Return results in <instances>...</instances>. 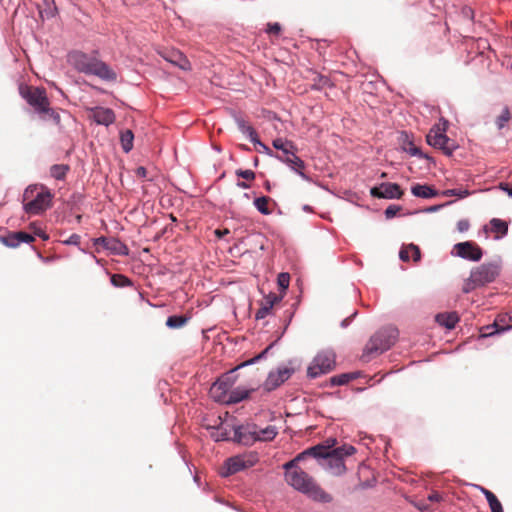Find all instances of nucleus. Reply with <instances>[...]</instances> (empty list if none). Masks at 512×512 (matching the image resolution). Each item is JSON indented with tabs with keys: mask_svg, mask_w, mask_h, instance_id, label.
<instances>
[{
	"mask_svg": "<svg viewBox=\"0 0 512 512\" xmlns=\"http://www.w3.org/2000/svg\"><path fill=\"white\" fill-rule=\"evenodd\" d=\"M411 193L418 198L429 199L436 197L439 193L432 186L427 184H415L411 187Z\"/></svg>",
	"mask_w": 512,
	"mask_h": 512,
	"instance_id": "21",
	"label": "nucleus"
},
{
	"mask_svg": "<svg viewBox=\"0 0 512 512\" xmlns=\"http://www.w3.org/2000/svg\"><path fill=\"white\" fill-rule=\"evenodd\" d=\"M443 196L450 197V196H456L459 199L466 198L471 195V192L468 189H462V188H453V189H446L441 192Z\"/></svg>",
	"mask_w": 512,
	"mask_h": 512,
	"instance_id": "39",
	"label": "nucleus"
},
{
	"mask_svg": "<svg viewBox=\"0 0 512 512\" xmlns=\"http://www.w3.org/2000/svg\"><path fill=\"white\" fill-rule=\"evenodd\" d=\"M460 16L464 20H467L469 22H473L474 21V16H475L474 15V10L472 9V7H470L468 5H464L460 9Z\"/></svg>",
	"mask_w": 512,
	"mask_h": 512,
	"instance_id": "44",
	"label": "nucleus"
},
{
	"mask_svg": "<svg viewBox=\"0 0 512 512\" xmlns=\"http://www.w3.org/2000/svg\"><path fill=\"white\" fill-rule=\"evenodd\" d=\"M398 335V329L393 326H387L378 330L367 342L361 360L369 362L374 355L382 354L389 350L396 342Z\"/></svg>",
	"mask_w": 512,
	"mask_h": 512,
	"instance_id": "3",
	"label": "nucleus"
},
{
	"mask_svg": "<svg viewBox=\"0 0 512 512\" xmlns=\"http://www.w3.org/2000/svg\"><path fill=\"white\" fill-rule=\"evenodd\" d=\"M297 464L298 461L296 460V458H293L292 460L286 462L283 465V468L286 470V472H292L295 469H300Z\"/></svg>",
	"mask_w": 512,
	"mask_h": 512,
	"instance_id": "58",
	"label": "nucleus"
},
{
	"mask_svg": "<svg viewBox=\"0 0 512 512\" xmlns=\"http://www.w3.org/2000/svg\"><path fill=\"white\" fill-rule=\"evenodd\" d=\"M45 9L40 10L41 17L53 18L57 13V7L55 6L54 0H43Z\"/></svg>",
	"mask_w": 512,
	"mask_h": 512,
	"instance_id": "38",
	"label": "nucleus"
},
{
	"mask_svg": "<svg viewBox=\"0 0 512 512\" xmlns=\"http://www.w3.org/2000/svg\"><path fill=\"white\" fill-rule=\"evenodd\" d=\"M254 465L253 460H246L244 456L236 455L228 458L225 461V470L221 473L222 476L227 477L229 475L238 473L246 468H249Z\"/></svg>",
	"mask_w": 512,
	"mask_h": 512,
	"instance_id": "15",
	"label": "nucleus"
},
{
	"mask_svg": "<svg viewBox=\"0 0 512 512\" xmlns=\"http://www.w3.org/2000/svg\"><path fill=\"white\" fill-rule=\"evenodd\" d=\"M236 368L222 374L211 386L210 393L216 401H222L237 381Z\"/></svg>",
	"mask_w": 512,
	"mask_h": 512,
	"instance_id": "9",
	"label": "nucleus"
},
{
	"mask_svg": "<svg viewBox=\"0 0 512 512\" xmlns=\"http://www.w3.org/2000/svg\"><path fill=\"white\" fill-rule=\"evenodd\" d=\"M277 428L269 425L263 429L257 430V441H271L277 435Z\"/></svg>",
	"mask_w": 512,
	"mask_h": 512,
	"instance_id": "31",
	"label": "nucleus"
},
{
	"mask_svg": "<svg viewBox=\"0 0 512 512\" xmlns=\"http://www.w3.org/2000/svg\"><path fill=\"white\" fill-rule=\"evenodd\" d=\"M295 373V369L284 365H279L275 370H271L262 384L264 391L272 392L279 388Z\"/></svg>",
	"mask_w": 512,
	"mask_h": 512,
	"instance_id": "8",
	"label": "nucleus"
},
{
	"mask_svg": "<svg viewBox=\"0 0 512 512\" xmlns=\"http://www.w3.org/2000/svg\"><path fill=\"white\" fill-rule=\"evenodd\" d=\"M413 505L421 512H431L430 505L426 501L414 502Z\"/></svg>",
	"mask_w": 512,
	"mask_h": 512,
	"instance_id": "59",
	"label": "nucleus"
},
{
	"mask_svg": "<svg viewBox=\"0 0 512 512\" xmlns=\"http://www.w3.org/2000/svg\"><path fill=\"white\" fill-rule=\"evenodd\" d=\"M452 203H453V201H449V202H447L445 204H437V205L429 206V207L423 209L422 212H424V213H434V212L439 211L444 206L450 205Z\"/></svg>",
	"mask_w": 512,
	"mask_h": 512,
	"instance_id": "56",
	"label": "nucleus"
},
{
	"mask_svg": "<svg viewBox=\"0 0 512 512\" xmlns=\"http://www.w3.org/2000/svg\"><path fill=\"white\" fill-rule=\"evenodd\" d=\"M52 198L51 191L42 187L32 200L23 204V209L29 215H40L52 206Z\"/></svg>",
	"mask_w": 512,
	"mask_h": 512,
	"instance_id": "7",
	"label": "nucleus"
},
{
	"mask_svg": "<svg viewBox=\"0 0 512 512\" xmlns=\"http://www.w3.org/2000/svg\"><path fill=\"white\" fill-rule=\"evenodd\" d=\"M399 258L403 262H407L411 258V249H408V245L402 246L399 251Z\"/></svg>",
	"mask_w": 512,
	"mask_h": 512,
	"instance_id": "53",
	"label": "nucleus"
},
{
	"mask_svg": "<svg viewBox=\"0 0 512 512\" xmlns=\"http://www.w3.org/2000/svg\"><path fill=\"white\" fill-rule=\"evenodd\" d=\"M477 287H481V286L478 285L477 282L473 281L472 273L470 272V276L465 281L462 290H463L464 293L468 294V293H470L471 291H473Z\"/></svg>",
	"mask_w": 512,
	"mask_h": 512,
	"instance_id": "47",
	"label": "nucleus"
},
{
	"mask_svg": "<svg viewBox=\"0 0 512 512\" xmlns=\"http://www.w3.org/2000/svg\"><path fill=\"white\" fill-rule=\"evenodd\" d=\"M329 446H324V444H317L310 448L306 449V454L310 457L315 458L316 460H325L327 456H330Z\"/></svg>",
	"mask_w": 512,
	"mask_h": 512,
	"instance_id": "26",
	"label": "nucleus"
},
{
	"mask_svg": "<svg viewBox=\"0 0 512 512\" xmlns=\"http://www.w3.org/2000/svg\"><path fill=\"white\" fill-rule=\"evenodd\" d=\"M236 175L245 180H253L255 178V173L252 170H236Z\"/></svg>",
	"mask_w": 512,
	"mask_h": 512,
	"instance_id": "51",
	"label": "nucleus"
},
{
	"mask_svg": "<svg viewBox=\"0 0 512 512\" xmlns=\"http://www.w3.org/2000/svg\"><path fill=\"white\" fill-rule=\"evenodd\" d=\"M470 227V223L467 219H461L457 222V229L459 232H466Z\"/></svg>",
	"mask_w": 512,
	"mask_h": 512,
	"instance_id": "60",
	"label": "nucleus"
},
{
	"mask_svg": "<svg viewBox=\"0 0 512 512\" xmlns=\"http://www.w3.org/2000/svg\"><path fill=\"white\" fill-rule=\"evenodd\" d=\"M427 499L431 502H440L442 500V496L437 491H434L428 495Z\"/></svg>",
	"mask_w": 512,
	"mask_h": 512,
	"instance_id": "63",
	"label": "nucleus"
},
{
	"mask_svg": "<svg viewBox=\"0 0 512 512\" xmlns=\"http://www.w3.org/2000/svg\"><path fill=\"white\" fill-rule=\"evenodd\" d=\"M440 121H442L443 126L440 127V124H435L428 132L426 141L430 146L442 150L447 156H451L458 146L446 135L447 120L441 118Z\"/></svg>",
	"mask_w": 512,
	"mask_h": 512,
	"instance_id": "5",
	"label": "nucleus"
},
{
	"mask_svg": "<svg viewBox=\"0 0 512 512\" xmlns=\"http://www.w3.org/2000/svg\"><path fill=\"white\" fill-rule=\"evenodd\" d=\"M254 145H257L259 147V152L264 153L270 157H273L276 159V156H280L279 154L274 153L267 145H265L261 140L258 138L257 142H252Z\"/></svg>",
	"mask_w": 512,
	"mask_h": 512,
	"instance_id": "46",
	"label": "nucleus"
},
{
	"mask_svg": "<svg viewBox=\"0 0 512 512\" xmlns=\"http://www.w3.org/2000/svg\"><path fill=\"white\" fill-rule=\"evenodd\" d=\"M510 119V111L508 107H504L501 114L496 118V126L502 129Z\"/></svg>",
	"mask_w": 512,
	"mask_h": 512,
	"instance_id": "42",
	"label": "nucleus"
},
{
	"mask_svg": "<svg viewBox=\"0 0 512 512\" xmlns=\"http://www.w3.org/2000/svg\"><path fill=\"white\" fill-rule=\"evenodd\" d=\"M287 483L295 490L306 495L318 503H330L333 497L324 491L308 473L302 469H295L285 473Z\"/></svg>",
	"mask_w": 512,
	"mask_h": 512,
	"instance_id": "1",
	"label": "nucleus"
},
{
	"mask_svg": "<svg viewBox=\"0 0 512 512\" xmlns=\"http://www.w3.org/2000/svg\"><path fill=\"white\" fill-rule=\"evenodd\" d=\"M403 194L400 185L391 182H382L370 189V195L378 199H400Z\"/></svg>",
	"mask_w": 512,
	"mask_h": 512,
	"instance_id": "13",
	"label": "nucleus"
},
{
	"mask_svg": "<svg viewBox=\"0 0 512 512\" xmlns=\"http://www.w3.org/2000/svg\"><path fill=\"white\" fill-rule=\"evenodd\" d=\"M476 488L479 489V491L485 496L487 502H490V501L494 500L495 498H497L494 493H492L490 490H488L482 486L476 485Z\"/></svg>",
	"mask_w": 512,
	"mask_h": 512,
	"instance_id": "55",
	"label": "nucleus"
},
{
	"mask_svg": "<svg viewBox=\"0 0 512 512\" xmlns=\"http://www.w3.org/2000/svg\"><path fill=\"white\" fill-rule=\"evenodd\" d=\"M325 460H327L329 467L335 470V473L342 474L345 471L344 460L341 456L332 454V451H330V456H327Z\"/></svg>",
	"mask_w": 512,
	"mask_h": 512,
	"instance_id": "30",
	"label": "nucleus"
},
{
	"mask_svg": "<svg viewBox=\"0 0 512 512\" xmlns=\"http://www.w3.org/2000/svg\"><path fill=\"white\" fill-rule=\"evenodd\" d=\"M17 232H9L5 236H0V242L7 247L15 248L18 246Z\"/></svg>",
	"mask_w": 512,
	"mask_h": 512,
	"instance_id": "41",
	"label": "nucleus"
},
{
	"mask_svg": "<svg viewBox=\"0 0 512 512\" xmlns=\"http://www.w3.org/2000/svg\"><path fill=\"white\" fill-rule=\"evenodd\" d=\"M190 318L187 315H171L166 320V326L170 329L182 328L188 323Z\"/></svg>",
	"mask_w": 512,
	"mask_h": 512,
	"instance_id": "28",
	"label": "nucleus"
},
{
	"mask_svg": "<svg viewBox=\"0 0 512 512\" xmlns=\"http://www.w3.org/2000/svg\"><path fill=\"white\" fill-rule=\"evenodd\" d=\"M408 249H411V257L413 258V260L415 262L419 261L420 257H421V253H420L419 247L414 245V244H409L408 245Z\"/></svg>",
	"mask_w": 512,
	"mask_h": 512,
	"instance_id": "57",
	"label": "nucleus"
},
{
	"mask_svg": "<svg viewBox=\"0 0 512 512\" xmlns=\"http://www.w3.org/2000/svg\"><path fill=\"white\" fill-rule=\"evenodd\" d=\"M269 198L267 196H261L254 199V206L262 215H270L271 211L268 208Z\"/></svg>",
	"mask_w": 512,
	"mask_h": 512,
	"instance_id": "34",
	"label": "nucleus"
},
{
	"mask_svg": "<svg viewBox=\"0 0 512 512\" xmlns=\"http://www.w3.org/2000/svg\"><path fill=\"white\" fill-rule=\"evenodd\" d=\"M273 147L276 150L282 151L281 156H289L297 151L296 146L294 143L290 140L282 139V138H276L272 142Z\"/></svg>",
	"mask_w": 512,
	"mask_h": 512,
	"instance_id": "23",
	"label": "nucleus"
},
{
	"mask_svg": "<svg viewBox=\"0 0 512 512\" xmlns=\"http://www.w3.org/2000/svg\"><path fill=\"white\" fill-rule=\"evenodd\" d=\"M330 85H331V82L327 76L318 75L317 78L314 80V84L312 85V88L315 90H322L323 88L328 87Z\"/></svg>",
	"mask_w": 512,
	"mask_h": 512,
	"instance_id": "43",
	"label": "nucleus"
},
{
	"mask_svg": "<svg viewBox=\"0 0 512 512\" xmlns=\"http://www.w3.org/2000/svg\"><path fill=\"white\" fill-rule=\"evenodd\" d=\"M454 250L452 254L459 258L478 262L483 257V250L472 241L460 242L454 245Z\"/></svg>",
	"mask_w": 512,
	"mask_h": 512,
	"instance_id": "12",
	"label": "nucleus"
},
{
	"mask_svg": "<svg viewBox=\"0 0 512 512\" xmlns=\"http://www.w3.org/2000/svg\"><path fill=\"white\" fill-rule=\"evenodd\" d=\"M398 142L400 145V149L403 152L408 153L411 156L418 157V158H425L427 160L433 161L431 157H429L427 154L423 153L420 148L416 147L413 143V136L412 134L408 133L407 131H401L400 135L398 137Z\"/></svg>",
	"mask_w": 512,
	"mask_h": 512,
	"instance_id": "14",
	"label": "nucleus"
},
{
	"mask_svg": "<svg viewBox=\"0 0 512 512\" xmlns=\"http://www.w3.org/2000/svg\"><path fill=\"white\" fill-rule=\"evenodd\" d=\"M277 283L280 289L286 290L289 287L290 275L289 273L282 272L277 277Z\"/></svg>",
	"mask_w": 512,
	"mask_h": 512,
	"instance_id": "45",
	"label": "nucleus"
},
{
	"mask_svg": "<svg viewBox=\"0 0 512 512\" xmlns=\"http://www.w3.org/2000/svg\"><path fill=\"white\" fill-rule=\"evenodd\" d=\"M276 159L285 163L291 170L297 173L303 180L310 181V177L303 171L304 161L296 155V152L289 156H276Z\"/></svg>",
	"mask_w": 512,
	"mask_h": 512,
	"instance_id": "16",
	"label": "nucleus"
},
{
	"mask_svg": "<svg viewBox=\"0 0 512 512\" xmlns=\"http://www.w3.org/2000/svg\"><path fill=\"white\" fill-rule=\"evenodd\" d=\"M134 134L132 130L126 129L120 133V143L122 150L129 153L133 148Z\"/></svg>",
	"mask_w": 512,
	"mask_h": 512,
	"instance_id": "29",
	"label": "nucleus"
},
{
	"mask_svg": "<svg viewBox=\"0 0 512 512\" xmlns=\"http://www.w3.org/2000/svg\"><path fill=\"white\" fill-rule=\"evenodd\" d=\"M255 390L256 389L253 387L247 388L244 386H238L230 390L228 397H224L221 402H224L228 405L240 403L241 401L247 399Z\"/></svg>",
	"mask_w": 512,
	"mask_h": 512,
	"instance_id": "17",
	"label": "nucleus"
},
{
	"mask_svg": "<svg viewBox=\"0 0 512 512\" xmlns=\"http://www.w3.org/2000/svg\"><path fill=\"white\" fill-rule=\"evenodd\" d=\"M500 188L505 191L509 197L512 198V186L507 183H500Z\"/></svg>",
	"mask_w": 512,
	"mask_h": 512,
	"instance_id": "64",
	"label": "nucleus"
},
{
	"mask_svg": "<svg viewBox=\"0 0 512 512\" xmlns=\"http://www.w3.org/2000/svg\"><path fill=\"white\" fill-rule=\"evenodd\" d=\"M332 451V454L341 456V458L344 460V457L351 456L356 452V449L352 445H342L340 447L334 448Z\"/></svg>",
	"mask_w": 512,
	"mask_h": 512,
	"instance_id": "40",
	"label": "nucleus"
},
{
	"mask_svg": "<svg viewBox=\"0 0 512 512\" xmlns=\"http://www.w3.org/2000/svg\"><path fill=\"white\" fill-rule=\"evenodd\" d=\"M110 282L114 287L123 288L132 285V281L122 274H113L110 278Z\"/></svg>",
	"mask_w": 512,
	"mask_h": 512,
	"instance_id": "36",
	"label": "nucleus"
},
{
	"mask_svg": "<svg viewBox=\"0 0 512 512\" xmlns=\"http://www.w3.org/2000/svg\"><path fill=\"white\" fill-rule=\"evenodd\" d=\"M109 238L110 237H104V236H101V237H98V238H94L93 239V244L94 245H102L103 248L105 249L106 246H107V243L109 241Z\"/></svg>",
	"mask_w": 512,
	"mask_h": 512,
	"instance_id": "61",
	"label": "nucleus"
},
{
	"mask_svg": "<svg viewBox=\"0 0 512 512\" xmlns=\"http://www.w3.org/2000/svg\"><path fill=\"white\" fill-rule=\"evenodd\" d=\"M265 31L268 34L278 35L281 31V25L278 22L268 23Z\"/></svg>",
	"mask_w": 512,
	"mask_h": 512,
	"instance_id": "52",
	"label": "nucleus"
},
{
	"mask_svg": "<svg viewBox=\"0 0 512 512\" xmlns=\"http://www.w3.org/2000/svg\"><path fill=\"white\" fill-rule=\"evenodd\" d=\"M280 337H278L275 341L270 343L263 351L260 352V355L265 359L269 351L279 342Z\"/></svg>",
	"mask_w": 512,
	"mask_h": 512,
	"instance_id": "62",
	"label": "nucleus"
},
{
	"mask_svg": "<svg viewBox=\"0 0 512 512\" xmlns=\"http://www.w3.org/2000/svg\"><path fill=\"white\" fill-rule=\"evenodd\" d=\"M81 240V236L79 234L73 233L71 234L67 239L61 241L64 245H73V246H79Z\"/></svg>",
	"mask_w": 512,
	"mask_h": 512,
	"instance_id": "48",
	"label": "nucleus"
},
{
	"mask_svg": "<svg viewBox=\"0 0 512 512\" xmlns=\"http://www.w3.org/2000/svg\"><path fill=\"white\" fill-rule=\"evenodd\" d=\"M491 512H504L503 506L498 498L488 502Z\"/></svg>",
	"mask_w": 512,
	"mask_h": 512,
	"instance_id": "54",
	"label": "nucleus"
},
{
	"mask_svg": "<svg viewBox=\"0 0 512 512\" xmlns=\"http://www.w3.org/2000/svg\"><path fill=\"white\" fill-rule=\"evenodd\" d=\"M233 431V442L244 446H252L257 442V426L254 423L233 426Z\"/></svg>",
	"mask_w": 512,
	"mask_h": 512,
	"instance_id": "11",
	"label": "nucleus"
},
{
	"mask_svg": "<svg viewBox=\"0 0 512 512\" xmlns=\"http://www.w3.org/2000/svg\"><path fill=\"white\" fill-rule=\"evenodd\" d=\"M69 171V166L65 164H54L50 168V175L56 180H64L67 172Z\"/></svg>",
	"mask_w": 512,
	"mask_h": 512,
	"instance_id": "32",
	"label": "nucleus"
},
{
	"mask_svg": "<svg viewBox=\"0 0 512 512\" xmlns=\"http://www.w3.org/2000/svg\"><path fill=\"white\" fill-rule=\"evenodd\" d=\"M93 118L97 124L109 126L115 121V113L110 108L96 107L93 109Z\"/></svg>",
	"mask_w": 512,
	"mask_h": 512,
	"instance_id": "18",
	"label": "nucleus"
},
{
	"mask_svg": "<svg viewBox=\"0 0 512 512\" xmlns=\"http://www.w3.org/2000/svg\"><path fill=\"white\" fill-rule=\"evenodd\" d=\"M236 124L241 133L246 135L251 142H257L258 141V134L255 131V129L246 123V121L242 118L236 119Z\"/></svg>",
	"mask_w": 512,
	"mask_h": 512,
	"instance_id": "27",
	"label": "nucleus"
},
{
	"mask_svg": "<svg viewBox=\"0 0 512 512\" xmlns=\"http://www.w3.org/2000/svg\"><path fill=\"white\" fill-rule=\"evenodd\" d=\"M281 299H282V297H280L274 293L268 294L265 297L264 304L258 309V311L255 314L256 320L265 318L271 312L274 305L276 303H278L279 301H281Z\"/></svg>",
	"mask_w": 512,
	"mask_h": 512,
	"instance_id": "20",
	"label": "nucleus"
},
{
	"mask_svg": "<svg viewBox=\"0 0 512 512\" xmlns=\"http://www.w3.org/2000/svg\"><path fill=\"white\" fill-rule=\"evenodd\" d=\"M357 377L356 373H342L339 375H335L330 379L331 385L333 386H342L349 383L351 380Z\"/></svg>",
	"mask_w": 512,
	"mask_h": 512,
	"instance_id": "33",
	"label": "nucleus"
},
{
	"mask_svg": "<svg viewBox=\"0 0 512 512\" xmlns=\"http://www.w3.org/2000/svg\"><path fill=\"white\" fill-rule=\"evenodd\" d=\"M19 91L26 102L34 107L37 113L43 115V119H52L55 124L60 123V115L49 107V100L44 89L20 86Z\"/></svg>",
	"mask_w": 512,
	"mask_h": 512,
	"instance_id": "4",
	"label": "nucleus"
},
{
	"mask_svg": "<svg viewBox=\"0 0 512 512\" xmlns=\"http://www.w3.org/2000/svg\"><path fill=\"white\" fill-rule=\"evenodd\" d=\"M165 59L182 70L187 71L191 69L189 60L179 51L171 52L170 56L165 57Z\"/></svg>",
	"mask_w": 512,
	"mask_h": 512,
	"instance_id": "24",
	"label": "nucleus"
},
{
	"mask_svg": "<svg viewBox=\"0 0 512 512\" xmlns=\"http://www.w3.org/2000/svg\"><path fill=\"white\" fill-rule=\"evenodd\" d=\"M206 428L210 431V437L215 442L232 440V437H230V429L228 425L223 422H220L219 425L216 426L208 425Z\"/></svg>",
	"mask_w": 512,
	"mask_h": 512,
	"instance_id": "19",
	"label": "nucleus"
},
{
	"mask_svg": "<svg viewBox=\"0 0 512 512\" xmlns=\"http://www.w3.org/2000/svg\"><path fill=\"white\" fill-rule=\"evenodd\" d=\"M401 207L399 205H396V204H391L389 205L385 211H384V215L387 219H391L393 218L394 216H396V214L400 211Z\"/></svg>",
	"mask_w": 512,
	"mask_h": 512,
	"instance_id": "49",
	"label": "nucleus"
},
{
	"mask_svg": "<svg viewBox=\"0 0 512 512\" xmlns=\"http://www.w3.org/2000/svg\"><path fill=\"white\" fill-rule=\"evenodd\" d=\"M436 321L439 325L447 329H453L459 321V317L455 312L440 313L436 316Z\"/></svg>",
	"mask_w": 512,
	"mask_h": 512,
	"instance_id": "25",
	"label": "nucleus"
},
{
	"mask_svg": "<svg viewBox=\"0 0 512 512\" xmlns=\"http://www.w3.org/2000/svg\"><path fill=\"white\" fill-rule=\"evenodd\" d=\"M17 235H18V246L21 244V243H31L34 241V237L27 233V232H24V231H18L17 232Z\"/></svg>",
	"mask_w": 512,
	"mask_h": 512,
	"instance_id": "50",
	"label": "nucleus"
},
{
	"mask_svg": "<svg viewBox=\"0 0 512 512\" xmlns=\"http://www.w3.org/2000/svg\"><path fill=\"white\" fill-rule=\"evenodd\" d=\"M473 281L481 287L493 282L500 273V266L497 263H484L471 270Z\"/></svg>",
	"mask_w": 512,
	"mask_h": 512,
	"instance_id": "10",
	"label": "nucleus"
},
{
	"mask_svg": "<svg viewBox=\"0 0 512 512\" xmlns=\"http://www.w3.org/2000/svg\"><path fill=\"white\" fill-rule=\"evenodd\" d=\"M512 329V325H508V326H502V327H499L496 323L492 324V325H487L486 327H484V333L482 334L483 337H489V336H493L495 334H499V333H503L505 331H508Z\"/></svg>",
	"mask_w": 512,
	"mask_h": 512,
	"instance_id": "37",
	"label": "nucleus"
},
{
	"mask_svg": "<svg viewBox=\"0 0 512 512\" xmlns=\"http://www.w3.org/2000/svg\"><path fill=\"white\" fill-rule=\"evenodd\" d=\"M105 250H108L113 255L127 256L129 254L127 245L115 237L109 238Z\"/></svg>",
	"mask_w": 512,
	"mask_h": 512,
	"instance_id": "22",
	"label": "nucleus"
},
{
	"mask_svg": "<svg viewBox=\"0 0 512 512\" xmlns=\"http://www.w3.org/2000/svg\"><path fill=\"white\" fill-rule=\"evenodd\" d=\"M68 61L77 71L86 75H94L110 82L117 79V74L105 62L81 51L69 53Z\"/></svg>",
	"mask_w": 512,
	"mask_h": 512,
	"instance_id": "2",
	"label": "nucleus"
},
{
	"mask_svg": "<svg viewBox=\"0 0 512 512\" xmlns=\"http://www.w3.org/2000/svg\"><path fill=\"white\" fill-rule=\"evenodd\" d=\"M335 365V354L332 351L319 352L308 366L307 376L315 379L323 374L329 373Z\"/></svg>",
	"mask_w": 512,
	"mask_h": 512,
	"instance_id": "6",
	"label": "nucleus"
},
{
	"mask_svg": "<svg viewBox=\"0 0 512 512\" xmlns=\"http://www.w3.org/2000/svg\"><path fill=\"white\" fill-rule=\"evenodd\" d=\"M491 230L493 232L501 233L502 236L507 235L508 233V224L504 220L493 218L490 221Z\"/></svg>",
	"mask_w": 512,
	"mask_h": 512,
	"instance_id": "35",
	"label": "nucleus"
}]
</instances>
